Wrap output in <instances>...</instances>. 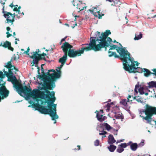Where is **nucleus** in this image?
<instances>
[{
	"label": "nucleus",
	"instance_id": "obj_23",
	"mask_svg": "<svg viewBox=\"0 0 156 156\" xmlns=\"http://www.w3.org/2000/svg\"><path fill=\"white\" fill-rule=\"evenodd\" d=\"M37 50H38V52H37V50H36V51L33 52V53H31V54H32V55L30 56V58H34L37 57V55H40V54H38V53L39 52H40V51L39 50V49H37Z\"/></svg>",
	"mask_w": 156,
	"mask_h": 156
},
{
	"label": "nucleus",
	"instance_id": "obj_36",
	"mask_svg": "<svg viewBox=\"0 0 156 156\" xmlns=\"http://www.w3.org/2000/svg\"><path fill=\"white\" fill-rule=\"evenodd\" d=\"M100 127H111L107 123L104 122L101 124Z\"/></svg>",
	"mask_w": 156,
	"mask_h": 156
},
{
	"label": "nucleus",
	"instance_id": "obj_7",
	"mask_svg": "<svg viewBox=\"0 0 156 156\" xmlns=\"http://www.w3.org/2000/svg\"><path fill=\"white\" fill-rule=\"evenodd\" d=\"M84 45L87 46L83 47L81 48V50H75L74 49H69L68 53L69 56L71 58H74L77 56L80 55V54L83 53L84 50L87 51L93 50L92 46L90 42L89 44H86Z\"/></svg>",
	"mask_w": 156,
	"mask_h": 156
},
{
	"label": "nucleus",
	"instance_id": "obj_57",
	"mask_svg": "<svg viewBox=\"0 0 156 156\" xmlns=\"http://www.w3.org/2000/svg\"><path fill=\"white\" fill-rule=\"evenodd\" d=\"M12 36V34H8L7 35V37L8 38L9 37L11 36Z\"/></svg>",
	"mask_w": 156,
	"mask_h": 156
},
{
	"label": "nucleus",
	"instance_id": "obj_24",
	"mask_svg": "<svg viewBox=\"0 0 156 156\" xmlns=\"http://www.w3.org/2000/svg\"><path fill=\"white\" fill-rule=\"evenodd\" d=\"M13 85V87L14 88H15L16 89V90L17 91L19 94L20 93V86L21 85L20 84H19L18 85L17 83H15L12 84Z\"/></svg>",
	"mask_w": 156,
	"mask_h": 156
},
{
	"label": "nucleus",
	"instance_id": "obj_44",
	"mask_svg": "<svg viewBox=\"0 0 156 156\" xmlns=\"http://www.w3.org/2000/svg\"><path fill=\"white\" fill-rule=\"evenodd\" d=\"M151 70L153 71V73H152V74L156 76V69H152Z\"/></svg>",
	"mask_w": 156,
	"mask_h": 156
},
{
	"label": "nucleus",
	"instance_id": "obj_37",
	"mask_svg": "<svg viewBox=\"0 0 156 156\" xmlns=\"http://www.w3.org/2000/svg\"><path fill=\"white\" fill-rule=\"evenodd\" d=\"M6 66L8 68L11 69L12 67V63L11 61L7 63V64Z\"/></svg>",
	"mask_w": 156,
	"mask_h": 156
},
{
	"label": "nucleus",
	"instance_id": "obj_2",
	"mask_svg": "<svg viewBox=\"0 0 156 156\" xmlns=\"http://www.w3.org/2000/svg\"><path fill=\"white\" fill-rule=\"evenodd\" d=\"M119 44L120 47L118 46V48L120 50L119 55L121 59L123 62L124 69L129 73L138 71L137 70L139 69V68H136L134 66L135 65L138 66L139 63L134 61L129 53L126 50V48L123 47L120 43H119Z\"/></svg>",
	"mask_w": 156,
	"mask_h": 156
},
{
	"label": "nucleus",
	"instance_id": "obj_8",
	"mask_svg": "<svg viewBox=\"0 0 156 156\" xmlns=\"http://www.w3.org/2000/svg\"><path fill=\"white\" fill-rule=\"evenodd\" d=\"M20 94L21 95V94L23 93L27 99L31 98L29 94L30 91H31V89L30 87H28L26 86L23 87L22 85H20Z\"/></svg>",
	"mask_w": 156,
	"mask_h": 156
},
{
	"label": "nucleus",
	"instance_id": "obj_49",
	"mask_svg": "<svg viewBox=\"0 0 156 156\" xmlns=\"http://www.w3.org/2000/svg\"><path fill=\"white\" fill-rule=\"evenodd\" d=\"M60 70V68H58L57 69H56V70L58 72V73H59L60 74V73L61 72L59 70Z\"/></svg>",
	"mask_w": 156,
	"mask_h": 156
},
{
	"label": "nucleus",
	"instance_id": "obj_16",
	"mask_svg": "<svg viewBox=\"0 0 156 156\" xmlns=\"http://www.w3.org/2000/svg\"><path fill=\"white\" fill-rule=\"evenodd\" d=\"M136 68H138V67H135ZM139 69H138L137 70V71L138 70L139 71L137 72H131V73H136V72H140V71H141V70H142V71L143 72H146V73H144V76H145L146 77H148L151 74H152V72H151L150 71H149L148 69H146V68H144L143 69H142L141 68L139 67Z\"/></svg>",
	"mask_w": 156,
	"mask_h": 156
},
{
	"label": "nucleus",
	"instance_id": "obj_63",
	"mask_svg": "<svg viewBox=\"0 0 156 156\" xmlns=\"http://www.w3.org/2000/svg\"><path fill=\"white\" fill-rule=\"evenodd\" d=\"M41 55L42 56H45V55H46V54H45V53H43V54H42Z\"/></svg>",
	"mask_w": 156,
	"mask_h": 156
},
{
	"label": "nucleus",
	"instance_id": "obj_41",
	"mask_svg": "<svg viewBox=\"0 0 156 156\" xmlns=\"http://www.w3.org/2000/svg\"><path fill=\"white\" fill-rule=\"evenodd\" d=\"M103 129L102 130H101V132L99 133V134L100 135H104L105 134H106L107 133V132H106L105 131H104V129Z\"/></svg>",
	"mask_w": 156,
	"mask_h": 156
},
{
	"label": "nucleus",
	"instance_id": "obj_48",
	"mask_svg": "<svg viewBox=\"0 0 156 156\" xmlns=\"http://www.w3.org/2000/svg\"><path fill=\"white\" fill-rule=\"evenodd\" d=\"M132 142L131 141H129V142H128L127 143H126V147L128 146H130V145L132 144Z\"/></svg>",
	"mask_w": 156,
	"mask_h": 156
},
{
	"label": "nucleus",
	"instance_id": "obj_47",
	"mask_svg": "<svg viewBox=\"0 0 156 156\" xmlns=\"http://www.w3.org/2000/svg\"><path fill=\"white\" fill-rule=\"evenodd\" d=\"M8 49L9 50H10L11 51H13L14 49L10 45H9L8 47Z\"/></svg>",
	"mask_w": 156,
	"mask_h": 156
},
{
	"label": "nucleus",
	"instance_id": "obj_39",
	"mask_svg": "<svg viewBox=\"0 0 156 156\" xmlns=\"http://www.w3.org/2000/svg\"><path fill=\"white\" fill-rule=\"evenodd\" d=\"M119 146L122 147V148L124 149V148H125L126 147V143H121L119 145Z\"/></svg>",
	"mask_w": 156,
	"mask_h": 156
},
{
	"label": "nucleus",
	"instance_id": "obj_52",
	"mask_svg": "<svg viewBox=\"0 0 156 156\" xmlns=\"http://www.w3.org/2000/svg\"><path fill=\"white\" fill-rule=\"evenodd\" d=\"M3 75L2 72H0V78L3 77Z\"/></svg>",
	"mask_w": 156,
	"mask_h": 156
},
{
	"label": "nucleus",
	"instance_id": "obj_30",
	"mask_svg": "<svg viewBox=\"0 0 156 156\" xmlns=\"http://www.w3.org/2000/svg\"><path fill=\"white\" fill-rule=\"evenodd\" d=\"M113 104V102H111L110 103H108L105 106V108H107L106 111L107 112H108L110 110L111 105Z\"/></svg>",
	"mask_w": 156,
	"mask_h": 156
},
{
	"label": "nucleus",
	"instance_id": "obj_61",
	"mask_svg": "<svg viewBox=\"0 0 156 156\" xmlns=\"http://www.w3.org/2000/svg\"><path fill=\"white\" fill-rule=\"evenodd\" d=\"M100 112L101 114H102L103 113V110L102 109H101L100 111Z\"/></svg>",
	"mask_w": 156,
	"mask_h": 156
},
{
	"label": "nucleus",
	"instance_id": "obj_33",
	"mask_svg": "<svg viewBox=\"0 0 156 156\" xmlns=\"http://www.w3.org/2000/svg\"><path fill=\"white\" fill-rule=\"evenodd\" d=\"M139 92L140 94H144V88L143 87H140L139 89H138Z\"/></svg>",
	"mask_w": 156,
	"mask_h": 156
},
{
	"label": "nucleus",
	"instance_id": "obj_62",
	"mask_svg": "<svg viewBox=\"0 0 156 156\" xmlns=\"http://www.w3.org/2000/svg\"><path fill=\"white\" fill-rule=\"evenodd\" d=\"M44 59L45 61H47V62H49V63H50V62H51V61H49V60H46L45 58H44Z\"/></svg>",
	"mask_w": 156,
	"mask_h": 156
},
{
	"label": "nucleus",
	"instance_id": "obj_14",
	"mask_svg": "<svg viewBox=\"0 0 156 156\" xmlns=\"http://www.w3.org/2000/svg\"><path fill=\"white\" fill-rule=\"evenodd\" d=\"M0 92L1 95L2 96L1 99H3L4 98L7 97L9 94V91L6 90V88L4 87H2L0 88Z\"/></svg>",
	"mask_w": 156,
	"mask_h": 156
},
{
	"label": "nucleus",
	"instance_id": "obj_60",
	"mask_svg": "<svg viewBox=\"0 0 156 156\" xmlns=\"http://www.w3.org/2000/svg\"><path fill=\"white\" fill-rule=\"evenodd\" d=\"M13 6H14V5H13V4L12 3L10 5H9V6L11 7L12 8V7Z\"/></svg>",
	"mask_w": 156,
	"mask_h": 156
},
{
	"label": "nucleus",
	"instance_id": "obj_35",
	"mask_svg": "<svg viewBox=\"0 0 156 156\" xmlns=\"http://www.w3.org/2000/svg\"><path fill=\"white\" fill-rule=\"evenodd\" d=\"M120 103H121L125 106H127V103L126 99L122 100V101H120Z\"/></svg>",
	"mask_w": 156,
	"mask_h": 156
},
{
	"label": "nucleus",
	"instance_id": "obj_45",
	"mask_svg": "<svg viewBox=\"0 0 156 156\" xmlns=\"http://www.w3.org/2000/svg\"><path fill=\"white\" fill-rule=\"evenodd\" d=\"M106 1H108L109 2H113V3H112V5H115V1H113V0H106Z\"/></svg>",
	"mask_w": 156,
	"mask_h": 156
},
{
	"label": "nucleus",
	"instance_id": "obj_56",
	"mask_svg": "<svg viewBox=\"0 0 156 156\" xmlns=\"http://www.w3.org/2000/svg\"><path fill=\"white\" fill-rule=\"evenodd\" d=\"M19 10L16 7L15 8H14V9H13V10L14 11H18V10Z\"/></svg>",
	"mask_w": 156,
	"mask_h": 156
},
{
	"label": "nucleus",
	"instance_id": "obj_11",
	"mask_svg": "<svg viewBox=\"0 0 156 156\" xmlns=\"http://www.w3.org/2000/svg\"><path fill=\"white\" fill-rule=\"evenodd\" d=\"M5 74L7 77H9V80L11 81L12 84L17 83V80L15 75L12 72H10L9 73L5 71H4Z\"/></svg>",
	"mask_w": 156,
	"mask_h": 156
},
{
	"label": "nucleus",
	"instance_id": "obj_59",
	"mask_svg": "<svg viewBox=\"0 0 156 156\" xmlns=\"http://www.w3.org/2000/svg\"><path fill=\"white\" fill-rule=\"evenodd\" d=\"M10 30V28L9 27H7V30L9 31Z\"/></svg>",
	"mask_w": 156,
	"mask_h": 156
},
{
	"label": "nucleus",
	"instance_id": "obj_31",
	"mask_svg": "<svg viewBox=\"0 0 156 156\" xmlns=\"http://www.w3.org/2000/svg\"><path fill=\"white\" fill-rule=\"evenodd\" d=\"M11 44V43L8 41H6L5 42H4V44H3V47L4 48H7Z\"/></svg>",
	"mask_w": 156,
	"mask_h": 156
},
{
	"label": "nucleus",
	"instance_id": "obj_5",
	"mask_svg": "<svg viewBox=\"0 0 156 156\" xmlns=\"http://www.w3.org/2000/svg\"><path fill=\"white\" fill-rule=\"evenodd\" d=\"M144 108L138 109L139 116L142 118L143 122L151 124V122L154 121L156 124V120L154 121L152 118L153 115L156 114V107L147 104Z\"/></svg>",
	"mask_w": 156,
	"mask_h": 156
},
{
	"label": "nucleus",
	"instance_id": "obj_1",
	"mask_svg": "<svg viewBox=\"0 0 156 156\" xmlns=\"http://www.w3.org/2000/svg\"><path fill=\"white\" fill-rule=\"evenodd\" d=\"M111 34L109 30H106L104 33H100L97 31L95 37H90V43L92 46L93 50L95 51H100L102 48L105 47V50L106 51L107 47L110 46V44L112 41V39L107 37L108 35Z\"/></svg>",
	"mask_w": 156,
	"mask_h": 156
},
{
	"label": "nucleus",
	"instance_id": "obj_42",
	"mask_svg": "<svg viewBox=\"0 0 156 156\" xmlns=\"http://www.w3.org/2000/svg\"><path fill=\"white\" fill-rule=\"evenodd\" d=\"M144 140H142V141H141V142L138 145V147H142L143 146H144Z\"/></svg>",
	"mask_w": 156,
	"mask_h": 156
},
{
	"label": "nucleus",
	"instance_id": "obj_50",
	"mask_svg": "<svg viewBox=\"0 0 156 156\" xmlns=\"http://www.w3.org/2000/svg\"><path fill=\"white\" fill-rule=\"evenodd\" d=\"M39 56H37V58L39 60H41V59H43V58L42 57H41V55H38ZM43 59H44V58H43Z\"/></svg>",
	"mask_w": 156,
	"mask_h": 156
},
{
	"label": "nucleus",
	"instance_id": "obj_25",
	"mask_svg": "<svg viewBox=\"0 0 156 156\" xmlns=\"http://www.w3.org/2000/svg\"><path fill=\"white\" fill-rule=\"evenodd\" d=\"M116 49L117 52L119 54L120 50H119L118 48V46L115 45H113L111 46L110 48L109 49V50L112 49Z\"/></svg>",
	"mask_w": 156,
	"mask_h": 156
},
{
	"label": "nucleus",
	"instance_id": "obj_22",
	"mask_svg": "<svg viewBox=\"0 0 156 156\" xmlns=\"http://www.w3.org/2000/svg\"><path fill=\"white\" fill-rule=\"evenodd\" d=\"M116 148V146L112 144L108 147V149L111 152H114Z\"/></svg>",
	"mask_w": 156,
	"mask_h": 156
},
{
	"label": "nucleus",
	"instance_id": "obj_17",
	"mask_svg": "<svg viewBox=\"0 0 156 156\" xmlns=\"http://www.w3.org/2000/svg\"><path fill=\"white\" fill-rule=\"evenodd\" d=\"M97 112L96 117L97 119L100 122H101L105 120L106 118L105 116H103L102 114H100L99 112L96 111L95 112Z\"/></svg>",
	"mask_w": 156,
	"mask_h": 156
},
{
	"label": "nucleus",
	"instance_id": "obj_28",
	"mask_svg": "<svg viewBox=\"0 0 156 156\" xmlns=\"http://www.w3.org/2000/svg\"><path fill=\"white\" fill-rule=\"evenodd\" d=\"M154 83L155 81H151L148 83L147 84L148 85V87L149 88L154 87Z\"/></svg>",
	"mask_w": 156,
	"mask_h": 156
},
{
	"label": "nucleus",
	"instance_id": "obj_34",
	"mask_svg": "<svg viewBox=\"0 0 156 156\" xmlns=\"http://www.w3.org/2000/svg\"><path fill=\"white\" fill-rule=\"evenodd\" d=\"M124 149L122 148V147H121L119 146V145L118 146V147L116 150V151L118 152L119 153H121L122 152H123L124 151Z\"/></svg>",
	"mask_w": 156,
	"mask_h": 156
},
{
	"label": "nucleus",
	"instance_id": "obj_46",
	"mask_svg": "<svg viewBox=\"0 0 156 156\" xmlns=\"http://www.w3.org/2000/svg\"><path fill=\"white\" fill-rule=\"evenodd\" d=\"M30 49L28 47L27 50L24 52V53H25L26 55H28V52L29 51Z\"/></svg>",
	"mask_w": 156,
	"mask_h": 156
},
{
	"label": "nucleus",
	"instance_id": "obj_12",
	"mask_svg": "<svg viewBox=\"0 0 156 156\" xmlns=\"http://www.w3.org/2000/svg\"><path fill=\"white\" fill-rule=\"evenodd\" d=\"M76 1V3L74 2L73 4L74 6L76 5V8L80 10L79 11H78L79 12L80 11L84 10V8H86L85 6V4L82 3V2L80 1H77V0H73V2H75Z\"/></svg>",
	"mask_w": 156,
	"mask_h": 156
},
{
	"label": "nucleus",
	"instance_id": "obj_15",
	"mask_svg": "<svg viewBox=\"0 0 156 156\" xmlns=\"http://www.w3.org/2000/svg\"><path fill=\"white\" fill-rule=\"evenodd\" d=\"M93 9L92 10L91 9H89V11L92 13H93L94 16L96 17L98 16L99 19L101 18L102 16L100 14V12L98 9H97V8L94 7L93 8Z\"/></svg>",
	"mask_w": 156,
	"mask_h": 156
},
{
	"label": "nucleus",
	"instance_id": "obj_40",
	"mask_svg": "<svg viewBox=\"0 0 156 156\" xmlns=\"http://www.w3.org/2000/svg\"><path fill=\"white\" fill-rule=\"evenodd\" d=\"M141 99V98H138V97H137V98L136 99V100L138 102H140L142 104H143L144 102L143 101H142Z\"/></svg>",
	"mask_w": 156,
	"mask_h": 156
},
{
	"label": "nucleus",
	"instance_id": "obj_20",
	"mask_svg": "<svg viewBox=\"0 0 156 156\" xmlns=\"http://www.w3.org/2000/svg\"><path fill=\"white\" fill-rule=\"evenodd\" d=\"M67 53L64 52V55L59 59V62H65L67 58Z\"/></svg>",
	"mask_w": 156,
	"mask_h": 156
},
{
	"label": "nucleus",
	"instance_id": "obj_18",
	"mask_svg": "<svg viewBox=\"0 0 156 156\" xmlns=\"http://www.w3.org/2000/svg\"><path fill=\"white\" fill-rule=\"evenodd\" d=\"M108 143L109 144H112L116 142L115 140L112 135L110 134L108 136Z\"/></svg>",
	"mask_w": 156,
	"mask_h": 156
},
{
	"label": "nucleus",
	"instance_id": "obj_43",
	"mask_svg": "<svg viewBox=\"0 0 156 156\" xmlns=\"http://www.w3.org/2000/svg\"><path fill=\"white\" fill-rule=\"evenodd\" d=\"M99 141L98 140H96L94 142V145L95 146H98L99 144Z\"/></svg>",
	"mask_w": 156,
	"mask_h": 156
},
{
	"label": "nucleus",
	"instance_id": "obj_4",
	"mask_svg": "<svg viewBox=\"0 0 156 156\" xmlns=\"http://www.w3.org/2000/svg\"><path fill=\"white\" fill-rule=\"evenodd\" d=\"M41 85L42 86L41 87L39 86L38 87V89H33L32 91H30L29 94L31 95V98H27L30 104H38V100L37 98L45 99L47 97V95H50V91L47 90L48 89L47 88V86H43L42 84Z\"/></svg>",
	"mask_w": 156,
	"mask_h": 156
},
{
	"label": "nucleus",
	"instance_id": "obj_21",
	"mask_svg": "<svg viewBox=\"0 0 156 156\" xmlns=\"http://www.w3.org/2000/svg\"><path fill=\"white\" fill-rule=\"evenodd\" d=\"M108 53L109 54L108 56L109 57H111L113 56L115 58H119V56L117 55L115 52H112L109 50L108 51Z\"/></svg>",
	"mask_w": 156,
	"mask_h": 156
},
{
	"label": "nucleus",
	"instance_id": "obj_55",
	"mask_svg": "<svg viewBox=\"0 0 156 156\" xmlns=\"http://www.w3.org/2000/svg\"><path fill=\"white\" fill-rule=\"evenodd\" d=\"M4 0H1L0 1V2L1 4L4 5L5 4V2H4Z\"/></svg>",
	"mask_w": 156,
	"mask_h": 156
},
{
	"label": "nucleus",
	"instance_id": "obj_10",
	"mask_svg": "<svg viewBox=\"0 0 156 156\" xmlns=\"http://www.w3.org/2000/svg\"><path fill=\"white\" fill-rule=\"evenodd\" d=\"M4 6H3V8L2 9V12L4 14V16L6 19L7 20V23H12L14 21V16H12V14L9 12L6 11H5L4 10Z\"/></svg>",
	"mask_w": 156,
	"mask_h": 156
},
{
	"label": "nucleus",
	"instance_id": "obj_26",
	"mask_svg": "<svg viewBox=\"0 0 156 156\" xmlns=\"http://www.w3.org/2000/svg\"><path fill=\"white\" fill-rule=\"evenodd\" d=\"M112 112L114 114H115L114 116L115 119H123L122 118V117L121 115H120V114H116V112L112 111Z\"/></svg>",
	"mask_w": 156,
	"mask_h": 156
},
{
	"label": "nucleus",
	"instance_id": "obj_51",
	"mask_svg": "<svg viewBox=\"0 0 156 156\" xmlns=\"http://www.w3.org/2000/svg\"><path fill=\"white\" fill-rule=\"evenodd\" d=\"M106 129L108 131H109L111 130H112V127H105Z\"/></svg>",
	"mask_w": 156,
	"mask_h": 156
},
{
	"label": "nucleus",
	"instance_id": "obj_38",
	"mask_svg": "<svg viewBox=\"0 0 156 156\" xmlns=\"http://www.w3.org/2000/svg\"><path fill=\"white\" fill-rule=\"evenodd\" d=\"M118 131V129H113L112 128V132L113 133L114 135H117V132Z\"/></svg>",
	"mask_w": 156,
	"mask_h": 156
},
{
	"label": "nucleus",
	"instance_id": "obj_29",
	"mask_svg": "<svg viewBox=\"0 0 156 156\" xmlns=\"http://www.w3.org/2000/svg\"><path fill=\"white\" fill-rule=\"evenodd\" d=\"M142 37V34L141 32L140 33V34L137 36L135 35V37L134 38L135 40H137L140 39Z\"/></svg>",
	"mask_w": 156,
	"mask_h": 156
},
{
	"label": "nucleus",
	"instance_id": "obj_6",
	"mask_svg": "<svg viewBox=\"0 0 156 156\" xmlns=\"http://www.w3.org/2000/svg\"><path fill=\"white\" fill-rule=\"evenodd\" d=\"M38 73L40 75H37V78L41 80L40 83H39V84H43V86L46 85L47 88L50 90H53L55 87V83L51 81V78L45 75V72L44 73V69L43 68H41V75L39 72V68L37 67Z\"/></svg>",
	"mask_w": 156,
	"mask_h": 156
},
{
	"label": "nucleus",
	"instance_id": "obj_32",
	"mask_svg": "<svg viewBox=\"0 0 156 156\" xmlns=\"http://www.w3.org/2000/svg\"><path fill=\"white\" fill-rule=\"evenodd\" d=\"M37 58V57H36L33 58L34 59L33 60V63L36 66H37V65L38 64V62L39 61Z\"/></svg>",
	"mask_w": 156,
	"mask_h": 156
},
{
	"label": "nucleus",
	"instance_id": "obj_19",
	"mask_svg": "<svg viewBox=\"0 0 156 156\" xmlns=\"http://www.w3.org/2000/svg\"><path fill=\"white\" fill-rule=\"evenodd\" d=\"M138 147V144L136 143H133L130 145V149L133 151H135L137 149Z\"/></svg>",
	"mask_w": 156,
	"mask_h": 156
},
{
	"label": "nucleus",
	"instance_id": "obj_3",
	"mask_svg": "<svg viewBox=\"0 0 156 156\" xmlns=\"http://www.w3.org/2000/svg\"><path fill=\"white\" fill-rule=\"evenodd\" d=\"M55 93L53 91L51 92V94L50 93V95L52 98V99L51 101L48 103L47 106L41 105L37 109L41 113L49 114L51 117V119L55 121L54 122V124L56 123V119H57L58 118V116L57 115L56 112V104L52 103L55 102L56 99L55 97ZM48 98L49 100H51L50 98L47 95L46 98Z\"/></svg>",
	"mask_w": 156,
	"mask_h": 156
},
{
	"label": "nucleus",
	"instance_id": "obj_13",
	"mask_svg": "<svg viewBox=\"0 0 156 156\" xmlns=\"http://www.w3.org/2000/svg\"><path fill=\"white\" fill-rule=\"evenodd\" d=\"M73 48V46L67 42H65L63 43L61 46L64 52L67 53L69 49H71Z\"/></svg>",
	"mask_w": 156,
	"mask_h": 156
},
{
	"label": "nucleus",
	"instance_id": "obj_54",
	"mask_svg": "<svg viewBox=\"0 0 156 156\" xmlns=\"http://www.w3.org/2000/svg\"><path fill=\"white\" fill-rule=\"evenodd\" d=\"M67 37V36H66L64 38L62 39L61 40V41L62 42L63 41H65V39H66Z\"/></svg>",
	"mask_w": 156,
	"mask_h": 156
},
{
	"label": "nucleus",
	"instance_id": "obj_58",
	"mask_svg": "<svg viewBox=\"0 0 156 156\" xmlns=\"http://www.w3.org/2000/svg\"><path fill=\"white\" fill-rule=\"evenodd\" d=\"M77 147H78L77 148V150H79L80 149V145H77Z\"/></svg>",
	"mask_w": 156,
	"mask_h": 156
},
{
	"label": "nucleus",
	"instance_id": "obj_53",
	"mask_svg": "<svg viewBox=\"0 0 156 156\" xmlns=\"http://www.w3.org/2000/svg\"><path fill=\"white\" fill-rule=\"evenodd\" d=\"M61 62V64L60 66V68H62L63 67V65H64V63H65L64 62Z\"/></svg>",
	"mask_w": 156,
	"mask_h": 156
},
{
	"label": "nucleus",
	"instance_id": "obj_9",
	"mask_svg": "<svg viewBox=\"0 0 156 156\" xmlns=\"http://www.w3.org/2000/svg\"><path fill=\"white\" fill-rule=\"evenodd\" d=\"M45 74L50 76L51 81L54 83L56 81L55 78H58L60 77V73L56 72L53 69L48 70L47 72H45Z\"/></svg>",
	"mask_w": 156,
	"mask_h": 156
},
{
	"label": "nucleus",
	"instance_id": "obj_27",
	"mask_svg": "<svg viewBox=\"0 0 156 156\" xmlns=\"http://www.w3.org/2000/svg\"><path fill=\"white\" fill-rule=\"evenodd\" d=\"M139 82H138L137 83V84L135 85V88L134 89V92H135V93L134 94L135 95L137 94L138 93L137 90L138 89V88H139Z\"/></svg>",
	"mask_w": 156,
	"mask_h": 156
},
{
	"label": "nucleus",
	"instance_id": "obj_64",
	"mask_svg": "<svg viewBox=\"0 0 156 156\" xmlns=\"http://www.w3.org/2000/svg\"><path fill=\"white\" fill-rule=\"evenodd\" d=\"M154 87H155L156 88V81H155L154 86Z\"/></svg>",
	"mask_w": 156,
	"mask_h": 156
}]
</instances>
